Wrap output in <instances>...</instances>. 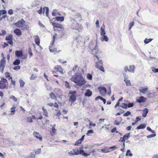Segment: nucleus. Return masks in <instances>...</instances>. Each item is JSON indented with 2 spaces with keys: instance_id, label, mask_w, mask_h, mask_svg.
I'll use <instances>...</instances> for the list:
<instances>
[{
  "instance_id": "16",
  "label": "nucleus",
  "mask_w": 158,
  "mask_h": 158,
  "mask_svg": "<svg viewBox=\"0 0 158 158\" xmlns=\"http://www.w3.org/2000/svg\"><path fill=\"white\" fill-rule=\"evenodd\" d=\"M76 98L75 96L74 95H72L70 97L69 101L71 102L72 103H73L76 101Z\"/></svg>"
},
{
  "instance_id": "28",
  "label": "nucleus",
  "mask_w": 158,
  "mask_h": 158,
  "mask_svg": "<svg viewBox=\"0 0 158 158\" xmlns=\"http://www.w3.org/2000/svg\"><path fill=\"white\" fill-rule=\"evenodd\" d=\"M130 134L129 133H127L126 135H125L123 137H121L120 139H124V140L125 141L128 138L130 137Z\"/></svg>"
},
{
  "instance_id": "15",
  "label": "nucleus",
  "mask_w": 158,
  "mask_h": 158,
  "mask_svg": "<svg viewBox=\"0 0 158 158\" xmlns=\"http://www.w3.org/2000/svg\"><path fill=\"white\" fill-rule=\"evenodd\" d=\"M106 33L105 31V26L103 24L101 28L100 29V34L102 36L105 35Z\"/></svg>"
},
{
  "instance_id": "38",
  "label": "nucleus",
  "mask_w": 158,
  "mask_h": 158,
  "mask_svg": "<svg viewBox=\"0 0 158 158\" xmlns=\"http://www.w3.org/2000/svg\"><path fill=\"white\" fill-rule=\"evenodd\" d=\"M10 99H13L15 102H17L18 100V99L16 98H15V96L13 95H11L10 97Z\"/></svg>"
},
{
  "instance_id": "59",
  "label": "nucleus",
  "mask_w": 158,
  "mask_h": 158,
  "mask_svg": "<svg viewBox=\"0 0 158 158\" xmlns=\"http://www.w3.org/2000/svg\"><path fill=\"white\" fill-rule=\"evenodd\" d=\"M61 69V68L60 67V66L59 65H57L56 66H55V67L54 69Z\"/></svg>"
},
{
  "instance_id": "56",
  "label": "nucleus",
  "mask_w": 158,
  "mask_h": 158,
  "mask_svg": "<svg viewBox=\"0 0 158 158\" xmlns=\"http://www.w3.org/2000/svg\"><path fill=\"white\" fill-rule=\"evenodd\" d=\"M76 18H81V15L79 13H77L75 15Z\"/></svg>"
},
{
  "instance_id": "4",
  "label": "nucleus",
  "mask_w": 158,
  "mask_h": 158,
  "mask_svg": "<svg viewBox=\"0 0 158 158\" xmlns=\"http://www.w3.org/2000/svg\"><path fill=\"white\" fill-rule=\"evenodd\" d=\"M25 23L24 20L22 19L18 21L15 23V25L19 28L22 27Z\"/></svg>"
},
{
  "instance_id": "35",
  "label": "nucleus",
  "mask_w": 158,
  "mask_h": 158,
  "mask_svg": "<svg viewBox=\"0 0 158 158\" xmlns=\"http://www.w3.org/2000/svg\"><path fill=\"white\" fill-rule=\"evenodd\" d=\"M1 80L0 81L1 82H2L3 83H5L6 85H8L7 80L6 78H2L1 79Z\"/></svg>"
},
{
  "instance_id": "7",
  "label": "nucleus",
  "mask_w": 158,
  "mask_h": 158,
  "mask_svg": "<svg viewBox=\"0 0 158 158\" xmlns=\"http://www.w3.org/2000/svg\"><path fill=\"white\" fill-rule=\"evenodd\" d=\"M97 60L95 64V67L96 68L98 69H104L103 67L102 66V62L101 60L99 61L98 62H97Z\"/></svg>"
},
{
  "instance_id": "10",
  "label": "nucleus",
  "mask_w": 158,
  "mask_h": 158,
  "mask_svg": "<svg viewBox=\"0 0 158 158\" xmlns=\"http://www.w3.org/2000/svg\"><path fill=\"white\" fill-rule=\"evenodd\" d=\"M147 98L143 96H141L139 98L136 100L137 102L139 103L144 102L147 101Z\"/></svg>"
},
{
  "instance_id": "1",
  "label": "nucleus",
  "mask_w": 158,
  "mask_h": 158,
  "mask_svg": "<svg viewBox=\"0 0 158 158\" xmlns=\"http://www.w3.org/2000/svg\"><path fill=\"white\" fill-rule=\"evenodd\" d=\"M71 80L79 86H82L86 83L80 73H77L72 76Z\"/></svg>"
},
{
  "instance_id": "37",
  "label": "nucleus",
  "mask_w": 158,
  "mask_h": 158,
  "mask_svg": "<svg viewBox=\"0 0 158 158\" xmlns=\"http://www.w3.org/2000/svg\"><path fill=\"white\" fill-rule=\"evenodd\" d=\"M134 21H132L131 22H130L129 24V29L130 30L132 27L134 25Z\"/></svg>"
},
{
  "instance_id": "53",
  "label": "nucleus",
  "mask_w": 158,
  "mask_h": 158,
  "mask_svg": "<svg viewBox=\"0 0 158 158\" xmlns=\"http://www.w3.org/2000/svg\"><path fill=\"white\" fill-rule=\"evenodd\" d=\"M8 13L10 15H12L13 13V10L12 9H10L8 11Z\"/></svg>"
},
{
  "instance_id": "39",
  "label": "nucleus",
  "mask_w": 158,
  "mask_h": 158,
  "mask_svg": "<svg viewBox=\"0 0 158 158\" xmlns=\"http://www.w3.org/2000/svg\"><path fill=\"white\" fill-rule=\"evenodd\" d=\"M130 152L131 151L130 150H128L127 151L126 155L127 156L129 155L130 156H132L133 155L132 153H130Z\"/></svg>"
},
{
  "instance_id": "46",
  "label": "nucleus",
  "mask_w": 158,
  "mask_h": 158,
  "mask_svg": "<svg viewBox=\"0 0 158 158\" xmlns=\"http://www.w3.org/2000/svg\"><path fill=\"white\" fill-rule=\"evenodd\" d=\"M147 129L150 131H151L152 133H154L155 132L154 131L151 129L149 127H148L147 128Z\"/></svg>"
},
{
  "instance_id": "64",
  "label": "nucleus",
  "mask_w": 158,
  "mask_h": 158,
  "mask_svg": "<svg viewBox=\"0 0 158 158\" xmlns=\"http://www.w3.org/2000/svg\"><path fill=\"white\" fill-rule=\"evenodd\" d=\"M54 107L56 108H58L59 107V105L56 102H55L54 105H53Z\"/></svg>"
},
{
  "instance_id": "57",
  "label": "nucleus",
  "mask_w": 158,
  "mask_h": 158,
  "mask_svg": "<svg viewBox=\"0 0 158 158\" xmlns=\"http://www.w3.org/2000/svg\"><path fill=\"white\" fill-rule=\"evenodd\" d=\"M94 133V131L93 130H89L87 131V133H86V134L88 135L89 133Z\"/></svg>"
},
{
  "instance_id": "51",
  "label": "nucleus",
  "mask_w": 158,
  "mask_h": 158,
  "mask_svg": "<svg viewBox=\"0 0 158 158\" xmlns=\"http://www.w3.org/2000/svg\"><path fill=\"white\" fill-rule=\"evenodd\" d=\"M36 76L34 74H32L30 77L31 80H34L36 78Z\"/></svg>"
},
{
  "instance_id": "33",
  "label": "nucleus",
  "mask_w": 158,
  "mask_h": 158,
  "mask_svg": "<svg viewBox=\"0 0 158 158\" xmlns=\"http://www.w3.org/2000/svg\"><path fill=\"white\" fill-rule=\"evenodd\" d=\"M20 63V60L19 59H16L13 62L14 65H18Z\"/></svg>"
},
{
  "instance_id": "42",
  "label": "nucleus",
  "mask_w": 158,
  "mask_h": 158,
  "mask_svg": "<svg viewBox=\"0 0 158 158\" xmlns=\"http://www.w3.org/2000/svg\"><path fill=\"white\" fill-rule=\"evenodd\" d=\"M73 151H74V155H75L78 154L79 152H80V151H79L78 149H73Z\"/></svg>"
},
{
  "instance_id": "20",
  "label": "nucleus",
  "mask_w": 158,
  "mask_h": 158,
  "mask_svg": "<svg viewBox=\"0 0 158 158\" xmlns=\"http://www.w3.org/2000/svg\"><path fill=\"white\" fill-rule=\"evenodd\" d=\"M0 89H3L5 88H7L8 85H6L5 83H2L0 81Z\"/></svg>"
},
{
  "instance_id": "3",
  "label": "nucleus",
  "mask_w": 158,
  "mask_h": 158,
  "mask_svg": "<svg viewBox=\"0 0 158 158\" xmlns=\"http://www.w3.org/2000/svg\"><path fill=\"white\" fill-rule=\"evenodd\" d=\"M72 26L73 29H76L78 31H81L83 29L81 25H80L77 22H72Z\"/></svg>"
},
{
  "instance_id": "48",
  "label": "nucleus",
  "mask_w": 158,
  "mask_h": 158,
  "mask_svg": "<svg viewBox=\"0 0 158 158\" xmlns=\"http://www.w3.org/2000/svg\"><path fill=\"white\" fill-rule=\"evenodd\" d=\"M101 151L104 153H107L109 152L107 149H102Z\"/></svg>"
},
{
  "instance_id": "22",
  "label": "nucleus",
  "mask_w": 158,
  "mask_h": 158,
  "mask_svg": "<svg viewBox=\"0 0 158 158\" xmlns=\"http://www.w3.org/2000/svg\"><path fill=\"white\" fill-rule=\"evenodd\" d=\"M56 20L57 21L62 22L64 20V17L63 16H57L55 17Z\"/></svg>"
},
{
  "instance_id": "43",
  "label": "nucleus",
  "mask_w": 158,
  "mask_h": 158,
  "mask_svg": "<svg viewBox=\"0 0 158 158\" xmlns=\"http://www.w3.org/2000/svg\"><path fill=\"white\" fill-rule=\"evenodd\" d=\"M156 136V134L153 133V134L148 135L147 136V138H149L154 137Z\"/></svg>"
},
{
  "instance_id": "27",
  "label": "nucleus",
  "mask_w": 158,
  "mask_h": 158,
  "mask_svg": "<svg viewBox=\"0 0 158 158\" xmlns=\"http://www.w3.org/2000/svg\"><path fill=\"white\" fill-rule=\"evenodd\" d=\"M143 113L142 114V116L143 117H145L148 112V110L147 108H145L143 110Z\"/></svg>"
},
{
  "instance_id": "29",
  "label": "nucleus",
  "mask_w": 158,
  "mask_h": 158,
  "mask_svg": "<svg viewBox=\"0 0 158 158\" xmlns=\"http://www.w3.org/2000/svg\"><path fill=\"white\" fill-rule=\"evenodd\" d=\"M50 97L52 99H56V97L54 93L52 92H51L50 94Z\"/></svg>"
},
{
  "instance_id": "32",
  "label": "nucleus",
  "mask_w": 158,
  "mask_h": 158,
  "mask_svg": "<svg viewBox=\"0 0 158 158\" xmlns=\"http://www.w3.org/2000/svg\"><path fill=\"white\" fill-rule=\"evenodd\" d=\"M120 106L125 109H126L127 108V105L125 103H122L120 104Z\"/></svg>"
},
{
  "instance_id": "18",
  "label": "nucleus",
  "mask_w": 158,
  "mask_h": 158,
  "mask_svg": "<svg viewBox=\"0 0 158 158\" xmlns=\"http://www.w3.org/2000/svg\"><path fill=\"white\" fill-rule=\"evenodd\" d=\"M14 32L16 34V35L19 36L22 34V32L20 29H16L14 30Z\"/></svg>"
},
{
  "instance_id": "8",
  "label": "nucleus",
  "mask_w": 158,
  "mask_h": 158,
  "mask_svg": "<svg viewBox=\"0 0 158 158\" xmlns=\"http://www.w3.org/2000/svg\"><path fill=\"white\" fill-rule=\"evenodd\" d=\"M97 46V43L95 42L92 41L89 43V47L90 50H92L95 47V46Z\"/></svg>"
},
{
  "instance_id": "12",
  "label": "nucleus",
  "mask_w": 158,
  "mask_h": 158,
  "mask_svg": "<svg viewBox=\"0 0 158 158\" xmlns=\"http://www.w3.org/2000/svg\"><path fill=\"white\" fill-rule=\"evenodd\" d=\"M33 135L36 138L39 139L40 141L42 140V137L38 132H34L33 133Z\"/></svg>"
},
{
  "instance_id": "6",
  "label": "nucleus",
  "mask_w": 158,
  "mask_h": 158,
  "mask_svg": "<svg viewBox=\"0 0 158 158\" xmlns=\"http://www.w3.org/2000/svg\"><path fill=\"white\" fill-rule=\"evenodd\" d=\"M98 89L101 95L103 96L106 94L107 90L105 87H99L98 88Z\"/></svg>"
},
{
  "instance_id": "23",
  "label": "nucleus",
  "mask_w": 158,
  "mask_h": 158,
  "mask_svg": "<svg viewBox=\"0 0 158 158\" xmlns=\"http://www.w3.org/2000/svg\"><path fill=\"white\" fill-rule=\"evenodd\" d=\"M46 11V14L47 16H48L49 8L48 7H45L43 8V14H44V12Z\"/></svg>"
},
{
  "instance_id": "30",
  "label": "nucleus",
  "mask_w": 158,
  "mask_h": 158,
  "mask_svg": "<svg viewBox=\"0 0 158 158\" xmlns=\"http://www.w3.org/2000/svg\"><path fill=\"white\" fill-rule=\"evenodd\" d=\"M146 126L145 124H141L138 126L136 129L138 130L144 129L146 127Z\"/></svg>"
},
{
  "instance_id": "63",
  "label": "nucleus",
  "mask_w": 158,
  "mask_h": 158,
  "mask_svg": "<svg viewBox=\"0 0 158 158\" xmlns=\"http://www.w3.org/2000/svg\"><path fill=\"white\" fill-rule=\"evenodd\" d=\"M9 41L7 42V43L9 44L12 45L13 44V40H9Z\"/></svg>"
},
{
  "instance_id": "62",
  "label": "nucleus",
  "mask_w": 158,
  "mask_h": 158,
  "mask_svg": "<svg viewBox=\"0 0 158 158\" xmlns=\"http://www.w3.org/2000/svg\"><path fill=\"white\" fill-rule=\"evenodd\" d=\"M99 21L98 20H97V21L96 22V27H99Z\"/></svg>"
},
{
  "instance_id": "60",
  "label": "nucleus",
  "mask_w": 158,
  "mask_h": 158,
  "mask_svg": "<svg viewBox=\"0 0 158 158\" xmlns=\"http://www.w3.org/2000/svg\"><path fill=\"white\" fill-rule=\"evenodd\" d=\"M130 72L131 73H133L134 72V70H125V72L126 73H127V72Z\"/></svg>"
},
{
  "instance_id": "52",
  "label": "nucleus",
  "mask_w": 158,
  "mask_h": 158,
  "mask_svg": "<svg viewBox=\"0 0 158 158\" xmlns=\"http://www.w3.org/2000/svg\"><path fill=\"white\" fill-rule=\"evenodd\" d=\"M11 110V113L10 114V115H12L15 114V109H10Z\"/></svg>"
},
{
  "instance_id": "26",
  "label": "nucleus",
  "mask_w": 158,
  "mask_h": 158,
  "mask_svg": "<svg viewBox=\"0 0 158 158\" xmlns=\"http://www.w3.org/2000/svg\"><path fill=\"white\" fill-rule=\"evenodd\" d=\"M102 36V37L101 38L102 41H105L106 42H107L108 41V38L106 35H105Z\"/></svg>"
},
{
  "instance_id": "36",
  "label": "nucleus",
  "mask_w": 158,
  "mask_h": 158,
  "mask_svg": "<svg viewBox=\"0 0 158 158\" xmlns=\"http://www.w3.org/2000/svg\"><path fill=\"white\" fill-rule=\"evenodd\" d=\"M152 40V39H147L146 38L145 39L144 42V43L145 44H147L149 42L151 41Z\"/></svg>"
},
{
  "instance_id": "47",
  "label": "nucleus",
  "mask_w": 158,
  "mask_h": 158,
  "mask_svg": "<svg viewBox=\"0 0 158 158\" xmlns=\"http://www.w3.org/2000/svg\"><path fill=\"white\" fill-rule=\"evenodd\" d=\"M65 85L66 88H70L69 84L67 81H66L65 82Z\"/></svg>"
},
{
  "instance_id": "9",
  "label": "nucleus",
  "mask_w": 158,
  "mask_h": 158,
  "mask_svg": "<svg viewBox=\"0 0 158 158\" xmlns=\"http://www.w3.org/2000/svg\"><path fill=\"white\" fill-rule=\"evenodd\" d=\"M124 81L125 82L127 86H130L131 85L130 81L127 79V77L126 74L124 73Z\"/></svg>"
},
{
  "instance_id": "58",
  "label": "nucleus",
  "mask_w": 158,
  "mask_h": 158,
  "mask_svg": "<svg viewBox=\"0 0 158 158\" xmlns=\"http://www.w3.org/2000/svg\"><path fill=\"white\" fill-rule=\"evenodd\" d=\"M141 120V118L139 117H136V120L135 121V123H137L138 121Z\"/></svg>"
},
{
  "instance_id": "13",
  "label": "nucleus",
  "mask_w": 158,
  "mask_h": 158,
  "mask_svg": "<svg viewBox=\"0 0 158 158\" xmlns=\"http://www.w3.org/2000/svg\"><path fill=\"white\" fill-rule=\"evenodd\" d=\"M50 125L52 127V132H51V134L52 135H53L56 133V130L55 128L56 125L54 124L53 125H52L51 124H50Z\"/></svg>"
},
{
  "instance_id": "40",
  "label": "nucleus",
  "mask_w": 158,
  "mask_h": 158,
  "mask_svg": "<svg viewBox=\"0 0 158 158\" xmlns=\"http://www.w3.org/2000/svg\"><path fill=\"white\" fill-rule=\"evenodd\" d=\"M82 142V141H81L80 139H79L76 141L75 145L76 146H78L79 144H81Z\"/></svg>"
},
{
  "instance_id": "25",
  "label": "nucleus",
  "mask_w": 158,
  "mask_h": 158,
  "mask_svg": "<svg viewBox=\"0 0 158 158\" xmlns=\"http://www.w3.org/2000/svg\"><path fill=\"white\" fill-rule=\"evenodd\" d=\"M52 25L54 27H55L60 28L61 29L63 28L62 27V26L60 24H58L55 23L53 22L52 23Z\"/></svg>"
},
{
  "instance_id": "49",
  "label": "nucleus",
  "mask_w": 158,
  "mask_h": 158,
  "mask_svg": "<svg viewBox=\"0 0 158 158\" xmlns=\"http://www.w3.org/2000/svg\"><path fill=\"white\" fill-rule=\"evenodd\" d=\"M134 104L133 103H129L127 104V107L128 108L131 107L133 106Z\"/></svg>"
},
{
  "instance_id": "34",
  "label": "nucleus",
  "mask_w": 158,
  "mask_h": 158,
  "mask_svg": "<svg viewBox=\"0 0 158 158\" xmlns=\"http://www.w3.org/2000/svg\"><path fill=\"white\" fill-rule=\"evenodd\" d=\"M19 81L20 83V87H23L25 85V82L22 79L19 80Z\"/></svg>"
},
{
  "instance_id": "11",
  "label": "nucleus",
  "mask_w": 158,
  "mask_h": 158,
  "mask_svg": "<svg viewBox=\"0 0 158 158\" xmlns=\"http://www.w3.org/2000/svg\"><path fill=\"white\" fill-rule=\"evenodd\" d=\"M148 89V88L147 86L145 87H141L139 89V90L140 92L144 94L146 93V91Z\"/></svg>"
},
{
  "instance_id": "31",
  "label": "nucleus",
  "mask_w": 158,
  "mask_h": 158,
  "mask_svg": "<svg viewBox=\"0 0 158 158\" xmlns=\"http://www.w3.org/2000/svg\"><path fill=\"white\" fill-rule=\"evenodd\" d=\"M6 40H13V35L10 34L9 36H6Z\"/></svg>"
},
{
  "instance_id": "54",
  "label": "nucleus",
  "mask_w": 158,
  "mask_h": 158,
  "mask_svg": "<svg viewBox=\"0 0 158 158\" xmlns=\"http://www.w3.org/2000/svg\"><path fill=\"white\" fill-rule=\"evenodd\" d=\"M42 8L41 7L39 10H37V12L39 14H41L42 13Z\"/></svg>"
},
{
  "instance_id": "55",
  "label": "nucleus",
  "mask_w": 158,
  "mask_h": 158,
  "mask_svg": "<svg viewBox=\"0 0 158 158\" xmlns=\"http://www.w3.org/2000/svg\"><path fill=\"white\" fill-rule=\"evenodd\" d=\"M76 93V91H70V92H69V94H70L72 95H73V94H75Z\"/></svg>"
},
{
  "instance_id": "19",
  "label": "nucleus",
  "mask_w": 158,
  "mask_h": 158,
  "mask_svg": "<svg viewBox=\"0 0 158 158\" xmlns=\"http://www.w3.org/2000/svg\"><path fill=\"white\" fill-rule=\"evenodd\" d=\"M92 94V92L90 89H88L86 90V92L85 94V95L86 97H90Z\"/></svg>"
},
{
  "instance_id": "61",
  "label": "nucleus",
  "mask_w": 158,
  "mask_h": 158,
  "mask_svg": "<svg viewBox=\"0 0 158 158\" xmlns=\"http://www.w3.org/2000/svg\"><path fill=\"white\" fill-rule=\"evenodd\" d=\"M57 113L56 115L59 116L60 114V110H57Z\"/></svg>"
},
{
  "instance_id": "21",
  "label": "nucleus",
  "mask_w": 158,
  "mask_h": 158,
  "mask_svg": "<svg viewBox=\"0 0 158 158\" xmlns=\"http://www.w3.org/2000/svg\"><path fill=\"white\" fill-rule=\"evenodd\" d=\"M15 55L18 57L23 56V53L22 51H16L15 52Z\"/></svg>"
},
{
  "instance_id": "41",
  "label": "nucleus",
  "mask_w": 158,
  "mask_h": 158,
  "mask_svg": "<svg viewBox=\"0 0 158 158\" xmlns=\"http://www.w3.org/2000/svg\"><path fill=\"white\" fill-rule=\"evenodd\" d=\"M131 114V112L130 111H127L125 113L123 116L124 117H127L130 115Z\"/></svg>"
},
{
  "instance_id": "17",
  "label": "nucleus",
  "mask_w": 158,
  "mask_h": 158,
  "mask_svg": "<svg viewBox=\"0 0 158 158\" xmlns=\"http://www.w3.org/2000/svg\"><path fill=\"white\" fill-rule=\"evenodd\" d=\"M35 44L38 46H40V39L38 35H36L35 36Z\"/></svg>"
},
{
  "instance_id": "44",
  "label": "nucleus",
  "mask_w": 158,
  "mask_h": 158,
  "mask_svg": "<svg viewBox=\"0 0 158 158\" xmlns=\"http://www.w3.org/2000/svg\"><path fill=\"white\" fill-rule=\"evenodd\" d=\"M6 13V10H0V15H4Z\"/></svg>"
},
{
  "instance_id": "5",
  "label": "nucleus",
  "mask_w": 158,
  "mask_h": 158,
  "mask_svg": "<svg viewBox=\"0 0 158 158\" xmlns=\"http://www.w3.org/2000/svg\"><path fill=\"white\" fill-rule=\"evenodd\" d=\"M95 152V150L93 149L89 153H87L84 152L83 150L82 149V148H81L80 149V154H82L83 156L85 157H87L88 156H89L91 153H94Z\"/></svg>"
},
{
  "instance_id": "2",
  "label": "nucleus",
  "mask_w": 158,
  "mask_h": 158,
  "mask_svg": "<svg viewBox=\"0 0 158 158\" xmlns=\"http://www.w3.org/2000/svg\"><path fill=\"white\" fill-rule=\"evenodd\" d=\"M92 52L93 54L96 55L94 56L95 61L99 60L98 56L101 55L102 52L98 50L97 46L92 50Z\"/></svg>"
},
{
  "instance_id": "45",
  "label": "nucleus",
  "mask_w": 158,
  "mask_h": 158,
  "mask_svg": "<svg viewBox=\"0 0 158 158\" xmlns=\"http://www.w3.org/2000/svg\"><path fill=\"white\" fill-rule=\"evenodd\" d=\"M87 78L89 80H91L92 78V75L89 73L87 74Z\"/></svg>"
},
{
  "instance_id": "50",
  "label": "nucleus",
  "mask_w": 158,
  "mask_h": 158,
  "mask_svg": "<svg viewBox=\"0 0 158 158\" xmlns=\"http://www.w3.org/2000/svg\"><path fill=\"white\" fill-rule=\"evenodd\" d=\"M40 152H41V149H38L35 152V154H39L40 153Z\"/></svg>"
},
{
  "instance_id": "14",
  "label": "nucleus",
  "mask_w": 158,
  "mask_h": 158,
  "mask_svg": "<svg viewBox=\"0 0 158 158\" xmlns=\"http://www.w3.org/2000/svg\"><path fill=\"white\" fill-rule=\"evenodd\" d=\"M5 60L4 59H2L0 62V69H3L5 65Z\"/></svg>"
},
{
  "instance_id": "24",
  "label": "nucleus",
  "mask_w": 158,
  "mask_h": 158,
  "mask_svg": "<svg viewBox=\"0 0 158 158\" xmlns=\"http://www.w3.org/2000/svg\"><path fill=\"white\" fill-rule=\"evenodd\" d=\"M42 110L43 111V114L46 117H48V112L46 109L45 108L44 106L42 107Z\"/></svg>"
}]
</instances>
